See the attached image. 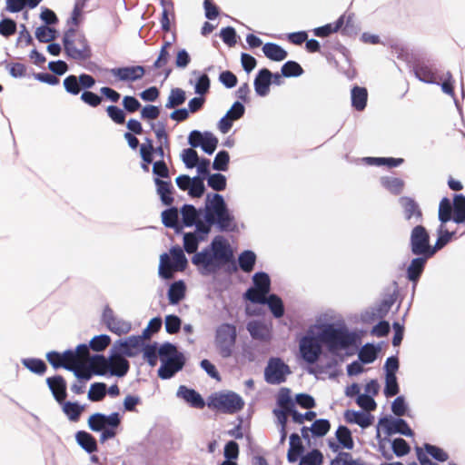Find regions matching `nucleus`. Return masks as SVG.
Listing matches in <instances>:
<instances>
[{"label":"nucleus","mask_w":465,"mask_h":465,"mask_svg":"<svg viewBox=\"0 0 465 465\" xmlns=\"http://www.w3.org/2000/svg\"><path fill=\"white\" fill-rule=\"evenodd\" d=\"M95 376H110L111 359L104 354L95 353L88 359Z\"/></svg>","instance_id":"26"},{"label":"nucleus","mask_w":465,"mask_h":465,"mask_svg":"<svg viewBox=\"0 0 465 465\" xmlns=\"http://www.w3.org/2000/svg\"><path fill=\"white\" fill-rule=\"evenodd\" d=\"M289 443L290 447L287 452V460L290 463H293L298 460L302 454H303L305 448L302 444L301 436L296 432H292L290 435Z\"/></svg>","instance_id":"29"},{"label":"nucleus","mask_w":465,"mask_h":465,"mask_svg":"<svg viewBox=\"0 0 465 465\" xmlns=\"http://www.w3.org/2000/svg\"><path fill=\"white\" fill-rule=\"evenodd\" d=\"M207 185L216 192H222L226 189V176L221 173L210 174L207 178Z\"/></svg>","instance_id":"61"},{"label":"nucleus","mask_w":465,"mask_h":465,"mask_svg":"<svg viewBox=\"0 0 465 465\" xmlns=\"http://www.w3.org/2000/svg\"><path fill=\"white\" fill-rule=\"evenodd\" d=\"M229 242L223 235L215 236L211 243L199 252H195L191 261L203 276L215 274L223 269V263L231 253L227 250Z\"/></svg>","instance_id":"2"},{"label":"nucleus","mask_w":465,"mask_h":465,"mask_svg":"<svg viewBox=\"0 0 465 465\" xmlns=\"http://www.w3.org/2000/svg\"><path fill=\"white\" fill-rule=\"evenodd\" d=\"M282 403H288L289 402V411H291V417L294 423L297 424H302L304 420H312L316 418L317 414L314 411L308 410L305 413H300L296 406H294V401L291 396H282L281 399Z\"/></svg>","instance_id":"27"},{"label":"nucleus","mask_w":465,"mask_h":465,"mask_svg":"<svg viewBox=\"0 0 465 465\" xmlns=\"http://www.w3.org/2000/svg\"><path fill=\"white\" fill-rule=\"evenodd\" d=\"M57 31L48 25H40L35 30V37L40 43H50L56 37Z\"/></svg>","instance_id":"60"},{"label":"nucleus","mask_w":465,"mask_h":465,"mask_svg":"<svg viewBox=\"0 0 465 465\" xmlns=\"http://www.w3.org/2000/svg\"><path fill=\"white\" fill-rule=\"evenodd\" d=\"M451 242L450 231L445 228L444 224H440L437 229V240L433 245L434 254L443 249L447 244Z\"/></svg>","instance_id":"55"},{"label":"nucleus","mask_w":465,"mask_h":465,"mask_svg":"<svg viewBox=\"0 0 465 465\" xmlns=\"http://www.w3.org/2000/svg\"><path fill=\"white\" fill-rule=\"evenodd\" d=\"M199 158L197 151L193 148H185L181 153V159L187 169L194 168L199 162Z\"/></svg>","instance_id":"64"},{"label":"nucleus","mask_w":465,"mask_h":465,"mask_svg":"<svg viewBox=\"0 0 465 465\" xmlns=\"http://www.w3.org/2000/svg\"><path fill=\"white\" fill-rule=\"evenodd\" d=\"M153 182L156 186V193L159 195L162 203L166 206L172 205L174 201L173 196L174 188L171 180H161L158 178H153Z\"/></svg>","instance_id":"25"},{"label":"nucleus","mask_w":465,"mask_h":465,"mask_svg":"<svg viewBox=\"0 0 465 465\" xmlns=\"http://www.w3.org/2000/svg\"><path fill=\"white\" fill-rule=\"evenodd\" d=\"M291 369L281 358L272 357L264 369V380L269 384H281L291 374Z\"/></svg>","instance_id":"10"},{"label":"nucleus","mask_w":465,"mask_h":465,"mask_svg":"<svg viewBox=\"0 0 465 465\" xmlns=\"http://www.w3.org/2000/svg\"><path fill=\"white\" fill-rule=\"evenodd\" d=\"M322 343L318 338V333L310 329L307 334L300 341V353L302 359L308 364H315L322 354Z\"/></svg>","instance_id":"8"},{"label":"nucleus","mask_w":465,"mask_h":465,"mask_svg":"<svg viewBox=\"0 0 465 465\" xmlns=\"http://www.w3.org/2000/svg\"><path fill=\"white\" fill-rule=\"evenodd\" d=\"M74 41L81 46V48H76L74 44V42H73L72 45H70L65 52L66 56L74 60L81 61L90 59L93 54L92 48L84 34L83 32H78Z\"/></svg>","instance_id":"16"},{"label":"nucleus","mask_w":465,"mask_h":465,"mask_svg":"<svg viewBox=\"0 0 465 465\" xmlns=\"http://www.w3.org/2000/svg\"><path fill=\"white\" fill-rule=\"evenodd\" d=\"M237 336L238 331L234 324L223 322L217 326L214 334V346L222 358L227 359L232 355Z\"/></svg>","instance_id":"5"},{"label":"nucleus","mask_w":465,"mask_h":465,"mask_svg":"<svg viewBox=\"0 0 465 465\" xmlns=\"http://www.w3.org/2000/svg\"><path fill=\"white\" fill-rule=\"evenodd\" d=\"M185 363V356L163 361L157 371L158 377L162 380H170L183 369Z\"/></svg>","instance_id":"22"},{"label":"nucleus","mask_w":465,"mask_h":465,"mask_svg":"<svg viewBox=\"0 0 465 465\" xmlns=\"http://www.w3.org/2000/svg\"><path fill=\"white\" fill-rule=\"evenodd\" d=\"M102 320L110 331L119 336L128 333L132 329L131 323L116 318L114 311L108 305L104 309Z\"/></svg>","instance_id":"14"},{"label":"nucleus","mask_w":465,"mask_h":465,"mask_svg":"<svg viewBox=\"0 0 465 465\" xmlns=\"http://www.w3.org/2000/svg\"><path fill=\"white\" fill-rule=\"evenodd\" d=\"M299 465H322L323 463V454L318 449H312L305 455L299 457Z\"/></svg>","instance_id":"50"},{"label":"nucleus","mask_w":465,"mask_h":465,"mask_svg":"<svg viewBox=\"0 0 465 465\" xmlns=\"http://www.w3.org/2000/svg\"><path fill=\"white\" fill-rule=\"evenodd\" d=\"M410 250L413 255L434 256L430 236L425 226L416 224L410 235Z\"/></svg>","instance_id":"7"},{"label":"nucleus","mask_w":465,"mask_h":465,"mask_svg":"<svg viewBox=\"0 0 465 465\" xmlns=\"http://www.w3.org/2000/svg\"><path fill=\"white\" fill-rule=\"evenodd\" d=\"M204 208H196L193 204L184 203L180 208V214L182 215V222L187 228L197 225L204 224Z\"/></svg>","instance_id":"15"},{"label":"nucleus","mask_w":465,"mask_h":465,"mask_svg":"<svg viewBox=\"0 0 465 465\" xmlns=\"http://www.w3.org/2000/svg\"><path fill=\"white\" fill-rule=\"evenodd\" d=\"M454 212V201L451 202L448 197H443L439 204L438 219L440 223L445 224L451 221Z\"/></svg>","instance_id":"39"},{"label":"nucleus","mask_w":465,"mask_h":465,"mask_svg":"<svg viewBox=\"0 0 465 465\" xmlns=\"http://www.w3.org/2000/svg\"><path fill=\"white\" fill-rule=\"evenodd\" d=\"M381 184L394 195L401 193L404 187V181L401 178L383 176L381 178Z\"/></svg>","instance_id":"46"},{"label":"nucleus","mask_w":465,"mask_h":465,"mask_svg":"<svg viewBox=\"0 0 465 465\" xmlns=\"http://www.w3.org/2000/svg\"><path fill=\"white\" fill-rule=\"evenodd\" d=\"M159 360L161 364L170 360H174L185 356L183 352L178 351L177 346L170 341H164L162 344L159 343Z\"/></svg>","instance_id":"31"},{"label":"nucleus","mask_w":465,"mask_h":465,"mask_svg":"<svg viewBox=\"0 0 465 465\" xmlns=\"http://www.w3.org/2000/svg\"><path fill=\"white\" fill-rule=\"evenodd\" d=\"M253 287L258 289L262 293H269L271 291V278L265 272H257L252 275Z\"/></svg>","instance_id":"49"},{"label":"nucleus","mask_w":465,"mask_h":465,"mask_svg":"<svg viewBox=\"0 0 465 465\" xmlns=\"http://www.w3.org/2000/svg\"><path fill=\"white\" fill-rule=\"evenodd\" d=\"M451 221L457 224L465 223V195L462 193L454 194V212Z\"/></svg>","instance_id":"41"},{"label":"nucleus","mask_w":465,"mask_h":465,"mask_svg":"<svg viewBox=\"0 0 465 465\" xmlns=\"http://www.w3.org/2000/svg\"><path fill=\"white\" fill-rule=\"evenodd\" d=\"M21 362L28 371L40 376L44 375L47 371L46 363L39 358H24L21 360Z\"/></svg>","instance_id":"44"},{"label":"nucleus","mask_w":465,"mask_h":465,"mask_svg":"<svg viewBox=\"0 0 465 465\" xmlns=\"http://www.w3.org/2000/svg\"><path fill=\"white\" fill-rule=\"evenodd\" d=\"M401 206L403 209L405 220L412 223L420 224L423 220L422 211L418 203L411 197L401 196L399 199Z\"/></svg>","instance_id":"17"},{"label":"nucleus","mask_w":465,"mask_h":465,"mask_svg":"<svg viewBox=\"0 0 465 465\" xmlns=\"http://www.w3.org/2000/svg\"><path fill=\"white\" fill-rule=\"evenodd\" d=\"M264 305H267L268 309L270 310L274 318L280 319L284 315V304L282 298L279 295L269 292L265 299Z\"/></svg>","instance_id":"37"},{"label":"nucleus","mask_w":465,"mask_h":465,"mask_svg":"<svg viewBox=\"0 0 465 465\" xmlns=\"http://www.w3.org/2000/svg\"><path fill=\"white\" fill-rule=\"evenodd\" d=\"M46 384L57 403H62L67 398V382L65 379L56 374L46 379Z\"/></svg>","instance_id":"20"},{"label":"nucleus","mask_w":465,"mask_h":465,"mask_svg":"<svg viewBox=\"0 0 465 465\" xmlns=\"http://www.w3.org/2000/svg\"><path fill=\"white\" fill-rule=\"evenodd\" d=\"M393 454L397 457H403L410 453L411 445L403 438H395L390 441Z\"/></svg>","instance_id":"59"},{"label":"nucleus","mask_w":465,"mask_h":465,"mask_svg":"<svg viewBox=\"0 0 465 465\" xmlns=\"http://www.w3.org/2000/svg\"><path fill=\"white\" fill-rule=\"evenodd\" d=\"M193 74L198 75L194 84V93L197 95L204 96L209 93L211 87V80L206 73H200L197 70L192 72Z\"/></svg>","instance_id":"43"},{"label":"nucleus","mask_w":465,"mask_h":465,"mask_svg":"<svg viewBox=\"0 0 465 465\" xmlns=\"http://www.w3.org/2000/svg\"><path fill=\"white\" fill-rule=\"evenodd\" d=\"M143 345V337L130 335L124 339L116 340L110 350V356H124L133 358L141 353Z\"/></svg>","instance_id":"9"},{"label":"nucleus","mask_w":465,"mask_h":465,"mask_svg":"<svg viewBox=\"0 0 465 465\" xmlns=\"http://www.w3.org/2000/svg\"><path fill=\"white\" fill-rule=\"evenodd\" d=\"M318 329V338L322 345L334 355H337L341 349H347L349 345L357 346V335L348 330L345 323L341 322H324L316 326Z\"/></svg>","instance_id":"3"},{"label":"nucleus","mask_w":465,"mask_h":465,"mask_svg":"<svg viewBox=\"0 0 465 465\" xmlns=\"http://www.w3.org/2000/svg\"><path fill=\"white\" fill-rule=\"evenodd\" d=\"M121 420L122 417L117 411L108 415L102 412H94L89 416L87 425L92 431L99 432L108 427H119Z\"/></svg>","instance_id":"12"},{"label":"nucleus","mask_w":465,"mask_h":465,"mask_svg":"<svg viewBox=\"0 0 465 465\" xmlns=\"http://www.w3.org/2000/svg\"><path fill=\"white\" fill-rule=\"evenodd\" d=\"M74 437L76 443L88 454H93L98 451L97 440L90 432L78 430Z\"/></svg>","instance_id":"28"},{"label":"nucleus","mask_w":465,"mask_h":465,"mask_svg":"<svg viewBox=\"0 0 465 465\" xmlns=\"http://www.w3.org/2000/svg\"><path fill=\"white\" fill-rule=\"evenodd\" d=\"M1 15L2 19L0 20V35L5 38H8L16 33L17 24L14 19L5 16L3 13Z\"/></svg>","instance_id":"62"},{"label":"nucleus","mask_w":465,"mask_h":465,"mask_svg":"<svg viewBox=\"0 0 465 465\" xmlns=\"http://www.w3.org/2000/svg\"><path fill=\"white\" fill-rule=\"evenodd\" d=\"M336 439L342 448L352 450L354 440L351 430L345 425H339L335 432Z\"/></svg>","instance_id":"42"},{"label":"nucleus","mask_w":465,"mask_h":465,"mask_svg":"<svg viewBox=\"0 0 465 465\" xmlns=\"http://www.w3.org/2000/svg\"><path fill=\"white\" fill-rule=\"evenodd\" d=\"M380 427H381L384 434L389 437L397 433L406 437L414 435L408 422L401 417L394 418L391 415H385L379 420L378 428L380 429Z\"/></svg>","instance_id":"11"},{"label":"nucleus","mask_w":465,"mask_h":465,"mask_svg":"<svg viewBox=\"0 0 465 465\" xmlns=\"http://www.w3.org/2000/svg\"><path fill=\"white\" fill-rule=\"evenodd\" d=\"M162 223L164 227L174 226V223L180 221V210L177 207L170 205L161 213Z\"/></svg>","instance_id":"56"},{"label":"nucleus","mask_w":465,"mask_h":465,"mask_svg":"<svg viewBox=\"0 0 465 465\" xmlns=\"http://www.w3.org/2000/svg\"><path fill=\"white\" fill-rule=\"evenodd\" d=\"M256 260L257 256L253 251L245 250L242 252L238 256L240 269L246 273L252 272L255 267Z\"/></svg>","instance_id":"40"},{"label":"nucleus","mask_w":465,"mask_h":465,"mask_svg":"<svg viewBox=\"0 0 465 465\" xmlns=\"http://www.w3.org/2000/svg\"><path fill=\"white\" fill-rule=\"evenodd\" d=\"M71 372L74 376L81 380L82 381H89L94 376H95L94 368H92L90 362L84 363L80 361L74 368H72Z\"/></svg>","instance_id":"47"},{"label":"nucleus","mask_w":465,"mask_h":465,"mask_svg":"<svg viewBox=\"0 0 465 465\" xmlns=\"http://www.w3.org/2000/svg\"><path fill=\"white\" fill-rule=\"evenodd\" d=\"M331 430V422L327 419H316L310 427L313 438L324 437Z\"/></svg>","instance_id":"51"},{"label":"nucleus","mask_w":465,"mask_h":465,"mask_svg":"<svg viewBox=\"0 0 465 465\" xmlns=\"http://www.w3.org/2000/svg\"><path fill=\"white\" fill-rule=\"evenodd\" d=\"M422 450H425L426 455H430L438 462H445L449 459V454L437 445L425 442Z\"/></svg>","instance_id":"53"},{"label":"nucleus","mask_w":465,"mask_h":465,"mask_svg":"<svg viewBox=\"0 0 465 465\" xmlns=\"http://www.w3.org/2000/svg\"><path fill=\"white\" fill-rule=\"evenodd\" d=\"M110 376L124 377L130 370V362L124 356H110Z\"/></svg>","instance_id":"32"},{"label":"nucleus","mask_w":465,"mask_h":465,"mask_svg":"<svg viewBox=\"0 0 465 465\" xmlns=\"http://www.w3.org/2000/svg\"><path fill=\"white\" fill-rule=\"evenodd\" d=\"M186 98V93L183 89L178 87L173 88L165 104V108L175 109L183 104Z\"/></svg>","instance_id":"45"},{"label":"nucleus","mask_w":465,"mask_h":465,"mask_svg":"<svg viewBox=\"0 0 465 465\" xmlns=\"http://www.w3.org/2000/svg\"><path fill=\"white\" fill-rule=\"evenodd\" d=\"M179 245H173L170 249V255L166 252L160 257L158 274L162 279L170 280L173 277V270L183 272L188 265V260Z\"/></svg>","instance_id":"4"},{"label":"nucleus","mask_w":465,"mask_h":465,"mask_svg":"<svg viewBox=\"0 0 465 465\" xmlns=\"http://www.w3.org/2000/svg\"><path fill=\"white\" fill-rule=\"evenodd\" d=\"M212 226H215L222 232H234L238 230L234 215L224 197L218 193L206 194L204 224L197 225L193 232L183 233V250L188 254L199 252V244L207 239Z\"/></svg>","instance_id":"1"},{"label":"nucleus","mask_w":465,"mask_h":465,"mask_svg":"<svg viewBox=\"0 0 465 465\" xmlns=\"http://www.w3.org/2000/svg\"><path fill=\"white\" fill-rule=\"evenodd\" d=\"M246 329L252 339L265 341L268 338L265 334L267 331L266 326L259 321L249 322Z\"/></svg>","instance_id":"52"},{"label":"nucleus","mask_w":465,"mask_h":465,"mask_svg":"<svg viewBox=\"0 0 465 465\" xmlns=\"http://www.w3.org/2000/svg\"><path fill=\"white\" fill-rule=\"evenodd\" d=\"M351 106L361 112L367 105L368 91L365 87L354 85L351 91Z\"/></svg>","instance_id":"34"},{"label":"nucleus","mask_w":465,"mask_h":465,"mask_svg":"<svg viewBox=\"0 0 465 465\" xmlns=\"http://www.w3.org/2000/svg\"><path fill=\"white\" fill-rule=\"evenodd\" d=\"M158 350L159 343L157 341L147 343L143 341V345L141 347V353L143 354V359L150 367H154L157 364L159 360Z\"/></svg>","instance_id":"35"},{"label":"nucleus","mask_w":465,"mask_h":465,"mask_svg":"<svg viewBox=\"0 0 465 465\" xmlns=\"http://www.w3.org/2000/svg\"><path fill=\"white\" fill-rule=\"evenodd\" d=\"M207 404L227 414L237 413L244 407L242 398L234 391L213 393L209 397Z\"/></svg>","instance_id":"6"},{"label":"nucleus","mask_w":465,"mask_h":465,"mask_svg":"<svg viewBox=\"0 0 465 465\" xmlns=\"http://www.w3.org/2000/svg\"><path fill=\"white\" fill-rule=\"evenodd\" d=\"M406 268V278L412 283L411 300L414 297L417 284L425 270L428 261L433 256L414 255Z\"/></svg>","instance_id":"13"},{"label":"nucleus","mask_w":465,"mask_h":465,"mask_svg":"<svg viewBox=\"0 0 465 465\" xmlns=\"http://www.w3.org/2000/svg\"><path fill=\"white\" fill-rule=\"evenodd\" d=\"M413 73L416 78L426 84H435L434 74L423 64H418L413 66Z\"/></svg>","instance_id":"57"},{"label":"nucleus","mask_w":465,"mask_h":465,"mask_svg":"<svg viewBox=\"0 0 465 465\" xmlns=\"http://www.w3.org/2000/svg\"><path fill=\"white\" fill-rule=\"evenodd\" d=\"M107 394V385L104 382H94L87 393V399L92 402L102 401Z\"/></svg>","instance_id":"48"},{"label":"nucleus","mask_w":465,"mask_h":465,"mask_svg":"<svg viewBox=\"0 0 465 465\" xmlns=\"http://www.w3.org/2000/svg\"><path fill=\"white\" fill-rule=\"evenodd\" d=\"M291 389L282 387L279 390L276 396V404L278 408L273 409L272 413L277 418V423L280 425V428H286L288 422V415L291 416V411H289V402L282 403L281 399L282 396H291Z\"/></svg>","instance_id":"18"},{"label":"nucleus","mask_w":465,"mask_h":465,"mask_svg":"<svg viewBox=\"0 0 465 465\" xmlns=\"http://www.w3.org/2000/svg\"><path fill=\"white\" fill-rule=\"evenodd\" d=\"M230 154L225 150L219 151L212 163V167L217 172H226L229 168Z\"/></svg>","instance_id":"58"},{"label":"nucleus","mask_w":465,"mask_h":465,"mask_svg":"<svg viewBox=\"0 0 465 465\" xmlns=\"http://www.w3.org/2000/svg\"><path fill=\"white\" fill-rule=\"evenodd\" d=\"M62 407V411L67 419L72 422H77L85 409V405L80 404L78 401H63L58 403Z\"/></svg>","instance_id":"30"},{"label":"nucleus","mask_w":465,"mask_h":465,"mask_svg":"<svg viewBox=\"0 0 465 465\" xmlns=\"http://www.w3.org/2000/svg\"><path fill=\"white\" fill-rule=\"evenodd\" d=\"M344 419L347 423L357 424L361 429L370 427L374 420L373 415L370 412L354 410H347L344 412Z\"/></svg>","instance_id":"24"},{"label":"nucleus","mask_w":465,"mask_h":465,"mask_svg":"<svg viewBox=\"0 0 465 465\" xmlns=\"http://www.w3.org/2000/svg\"><path fill=\"white\" fill-rule=\"evenodd\" d=\"M281 72L282 76L290 78L301 76L304 73V70L298 62L288 60L282 64Z\"/></svg>","instance_id":"54"},{"label":"nucleus","mask_w":465,"mask_h":465,"mask_svg":"<svg viewBox=\"0 0 465 465\" xmlns=\"http://www.w3.org/2000/svg\"><path fill=\"white\" fill-rule=\"evenodd\" d=\"M186 285L183 280L175 281L169 286L167 297L169 303L177 305L185 297Z\"/></svg>","instance_id":"33"},{"label":"nucleus","mask_w":465,"mask_h":465,"mask_svg":"<svg viewBox=\"0 0 465 465\" xmlns=\"http://www.w3.org/2000/svg\"><path fill=\"white\" fill-rule=\"evenodd\" d=\"M264 55L274 62L284 60L288 56L287 51L275 43H266L262 46Z\"/></svg>","instance_id":"36"},{"label":"nucleus","mask_w":465,"mask_h":465,"mask_svg":"<svg viewBox=\"0 0 465 465\" xmlns=\"http://www.w3.org/2000/svg\"><path fill=\"white\" fill-rule=\"evenodd\" d=\"M380 351V345H375L374 343H366L358 351V358L364 364H371L377 359Z\"/></svg>","instance_id":"38"},{"label":"nucleus","mask_w":465,"mask_h":465,"mask_svg":"<svg viewBox=\"0 0 465 465\" xmlns=\"http://www.w3.org/2000/svg\"><path fill=\"white\" fill-rule=\"evenodd\" d=\"M203 143L200 148L208 155H212L217 146L219 140L218 138L210 131H205V134L203 136Z\"/></svg>","instance_id":"63"},{"label":"nucleus","mask_w":465,"mask_h":465,"mask_svg":"<svg viewBox=\"0 0 465 465\" xmlns=\"http://www.w3.org/2000/svg\"><path fill=\"white\" fill-rule=\"evenodd\" d=\"M272 72L268 68L260 69L254 78V91L258 96L264 97L270 93Z\"/></svg>","instance_id":"23"},{"label":"nucleus","mask_w":465,"mask_h":465,"mask_svg":"<svg viewBox=\"0 0 465 465\" xmlns=\"http://www.w3.org/2000/svg\"><path fill=\"white\" fill-rule=\"evenodd\" d=\"M110 73L116 76L120 81L134 82L143 77L145 68L143 65L115 67L112 68Z\"/></svg>","instance_id":"19"},{"label":"nucleus","mask_w":465,"mask_h":465,"mask_svg":"<svg viewBox=\"0 0 465 465\" xmlns=\"http://www.w3.org/2000/svg\"><path fill=\"white\" fill-rule=\"evenodd\" d=\"M176 396L183 399L192 408L202 410L206 404L204 399L197 391L185 385L179 386Z\"/></svg>","instance_id":"21"}]
</instances>
